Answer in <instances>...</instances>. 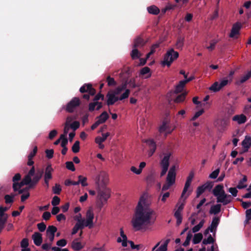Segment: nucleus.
Instances as JSON below:
<instances>
[{
  "label": "nucleus",
  "mask_w": 251,
  "mask_h": 251,
  "mask_svg": "<svg viewBox=\"0 0 251 251\" xmlns=\"http://www.w3.org/2000/svg\"><path fill=\"white\" fill-rule=\"evenodd\" d=\"M108 118V115L107 113L106 112H103L98 117H97V119L100 120V122H101V124H102L105 122Z\"/></svg>",
  "instance_id": "nucleus-42"
},
{
  "label": "nucleus",
  "mask_w": 251,
  "mask_h": 251,
  "mask_svg": "<svg viewBox=\"0 0 251 251\" xmlns=\"http://www.w3.org/2000/svg\"><path fill=\"white\" fill-rule=\"evenodd\" d=\"M159 47V44H155L151 46V51L147 54V58H149L151 55L155 52L156 49Z\"/></svg>",
  "instance_id": "nucleus-48"
},
{
  "label": "nucleus",
  "mask_w": 251,
  "mask_h": 251,
  "mask_svg": "<svg viewBox=\"0 0 251 251\" xmlns=\"http://www.w3.org/2000/svg\"><path fill=\"white\" fill-rule=\"evenodd\" d=\"M80 100L77 97L73 98L63 108L69 113H73L79 106Z\"/></svg>",
  "instance_id": "nucleus-9"
},
{
  "label": "nucleus",
  "mask_w": 251,
  "mask_h": 251,
  "mask_svg": "<svg viewBox=\"0 0 251 251\" xmlns=\"http://www.w3.org/2000/svg\"><path fill=\"white\" fill-rule=\"evenodd\" d=\"M25 185L24 182V178L21 182H15L13 184V189L14 191H17L20 189L23 186Z\"/></svg>",
  "instance_id": "nucleus-36"
},
{
  "label": "nucleus",
  "mask_w": 251,
  "mask_h": 251,
  "mask_svg": "<svg viewBox=\"0 0 251 251\" xmlns=\"http://www.w3.org/2000/svg\"><path fill=\"white\" fill-rule=\"evenodd\" d=\"M176 167L174 165L170 169L166 180L165 183L163 185L162 188V191L168 190L172 186H173L176 182Z\"/></svg>",
  "instance_id": "nucleus-6"
},
{
  "label": "nucleus",
  "mask_w": 251,
  "mask_h": 251,
  "mask_svg": "<svg viewBox=\"0 0 251 251\" xmlns=\"http://www.w3.org/2000/svg\"><path fill=\"white\" fill-rule=\"evenodd\" d=\"M53 170L50 164H49L46 168L44 175V181L47 188L49 186V181L52 179V173Z\"/></svg>",
  "instance_id": "nucleus-11"
},
{
  "label": "nucleus",
  "mask_w": 251,
  "mask_h": 251,
  "mask_svg": "<svg viewBox=\"0 0 251 251\" xmlns=\"http://www.w3.org/2000/svg\"><path fill=\"white\" fill-rule=\"evenodd\" d=\"M174 126L171 128L170 126V121L168 119L164 120L159 127V131L160 133H164L165 136L168 134H170L175 129Z\"/></svg>",
  "instance_id": "nucleus-10"
},
{
  "label": "nucleus",
  "mask_w": 251,
  "mask_h": 251,
  "mask_svg": "<svg viewBox=\"0 0 251 251\" xmlns=\"http://www.w3.org/2000/svg\"><path fill=\"white\" fill-rule=\"evenodd\" d=\"M242 25L239 22H237L234 24L232 27L230 33L229 34V37L230 38H236L237 37V35L239 33V31L241 28Z\"/></svg>",
  "instance_id": "nucleus-14"
},
{
  "label": "nucleus",
  "mask_w": 251,
  "mask_h": 251,
  "mask_svg": "<svg viewBox=\"0 0 251 251\" xmlns=\"http://www.w3.org/2000/svg\"><path fill=\"white\" fill-rule=\"evenodd\" d=\"M46 156L49 159H51L53 157L54 151L53 150H46L45 151Z\"/></svg>",
  "instance_id": "nucleus-60"
},
{
  "label": "nucleus",
  "mask_w": 251,
  "mask_h": 251,
  "mask_svg": "<svg viewBox=\"0 0 251 251\" xmlns=\"http://www.w3.org/2000/svg\"><path fill=\"white\" fill-rule=\"evenodd\" d=\"M96 106H97L96 108V110H98L102 107V103L98 101H94L93 102L90 103L89 104V110L90 111H93L95 109Z\"/></svg>",
  "instance_id": "nucleus-26"
},
{
  "label": "nucleus",
  "mask_w": 251,
  "mask_h": 251,
  "mask_svg": "<svg viewBox=\"0 0 251 251\" xmlns=\"http://www.w3.org/2000/svg\"><path fill=\"white\" fill-rule=\"evenodd\" d=\"M178 53L173 49L168 50L164 56L163 60L161 62L162 65L169 67L173 62L178 58Z\"/></svg>",
  "instance_id": "nucleus-7"
},
{
  "label": "nucleus",
  "mask_w": 251,
  "mask_h": 251,
  "mask_svg": "<svg viewBox=\"0 0 251 251\" xmlns=\"http://www.w3.org/2000/svg\"><path fill=\"white\" fill-rule=\"evenodd\" d=\"M37 227L40 231L43 232L46 228V225L43 222H41L37 224Z\"/></svg>",
  "instance_id": "nucleus-58"
},
{
  "label": "nucleus",
  "mask_w": 251,
  "mask_h": 251,
  "mask_svg": "<svg viewBox=\"0 0 251 251\" xmlns=\"http://www.w3.org/2000/svg\"><path fill=\"white\" fill-rule=\"evenodd\" d=\"M57 230V229L55 226H49L46 230V235L51 243L54 240L55 233L56 232Z\"/></svg>",
  "instance_id": "nucleus-15"
},
{
  "label": "nucleus",
  "mask_w": 251,
  "mask_h": 251,
  "mask_svg": "<svg viewBox=\"0 0 251 251\" xmlns=\"http://www.w3.org/2000/svg\"><path fill=\"white\" fill-rule=\"evenodd\" d=\"M213 194L217 198V202L222 203L224 205L229 203L233 200L230 195L226 194L222 185L216 186L213 190Z\"/></svg>",
  "instance_id": "nucleus-4"
},
{
  "label": "nucleus",
  "mask_w": 251,
  "mask_h": 251,
  "mask_svg": "<svg viewBox=\"0 0 251 251\" xmlns=\"http://www.w3.org/2000/svg\"><path fill=\"white\" fill-rule=\"evenodd\" d=\"M190 182L186 181L184 185V187L183 188V191L182 192L181 195H182V197L186 196L188 197L190 195V192H188V190L191 184Z\"/></svg>",
  "instance_id": "nucleus-33"
},
{
  "label": "nucleus",
  "mask_w": 251,
  "mask_h": 251,
  "mask_svg": "<svg viewBox=\"0 0 251 251\" xmlns=\"http://www.w3.org/2000/svg\"><path fill=\"white\" fill-rule=\"evenodd\" d=\"M169 242H170L169 239L166 240L165 241V242L164 243V244L163 245H162L161 246H160L159 247V248L158 249L159 250V251H167V246H168V244L169 243Z\"/></svg>",
  "instance_id": "nucleus-49"
},
{
  "label": "nucleus",
  "mask_w": 251,
  "mask_h": 251,
  "mask_svg": "<svg viewBox=\"0 0 251 251\" xmlns=\"http://www.w3.org/2000/svg\"><path fill=\"white\" fill-rule=\"evenodd\" d=\"M145 43V42L143 39L140 37H138L135 40L133 47L134 48L142 47Z\"/></svg>",
  "instance_id": "nucleus-34"
},
{
  "label": "nucleus",
  "mask_w": 251,
  "mask_h": 251,
  "mask_svg": "<svg viewBox=\"0 0 251 251\" xmlns=\"http://www.w3.org/2000/svg\"><path fill=\"white\" fill-rule=\"evenodd\" d=\"M137 48H134L131 52V56L133 59H136L140 58L142 56V54L138 50Z\"/></svg>",
  "instance_id": "nucleus-30"
},
{
  "label": "nucleus",
  "mask_w": 251,
  "mask_h": 251,
  "mask_svg": "<svg viewBox=\"0 0 251 251\" xmlns=\"http://www.w3.org/2000/svg\"><path fill=\"white\" fill-rule=\"evenodd\" d=\"M60 198L57 196H54L52 198V201H51V204L55 206L57 205H58L60 203Z\"/></svg>",
  "instance_id": "nucleus-54"
},
{
  "label": "nucleus",
  "mask_w": 251,
  "mask_h": 251,
  "mask_svg": "<svg viewBox=\"0 0 251 251\" xmlns=\"http://www.w3.org/2000/svg\"><path fill=\"white\" fill-rule=\"evenodd\" d=\"M130 90L126 89V84H124L118 87L111 94V104L118 100H122L128 97Z\"/></svg>",
  "instance_id": "nucleus-5"
},
{
  "label": "nucleus",
  "mask_w": 251,
  "mask_h": 251,
  "mask_svg": "<svg viewBox=\"0 0 251 251\" xmlns=\"http://www.w3.org/2000/svg\"><path fill=\"white\" fill-rule=\"evenodd\" d=\"M247 180V178L246 176H244L242 180H240L238 185L237 186V188L238 189H243L247 187V185L245 184Z\"/></svg>",
  "instance_id": "nucleus-38"
},
{
  "label": "nucleus",
  "mask_w": 251,
  "mask_h": 251,
  "mask_svg": "<svg viewBox=\"0 0 251 251\" xmlns=\"http://www.w3.org/2000/svg\"><path fill=\"white\" fill-rule=\"evenodd\" d=\"M120 235L117 239L118 243H121L122 245L124 247L127 246V238L126 234H124V230L122 228L120 229Z\"/></svg>",
  "instance_id": "nucleus-16"
},
{
  "label": "nucleus",
  "mask_w": 251,
  "mask_h": 251,
  "mask_svg": "<svg viewBox=\"0 0 251 251\" xmlns=\"http://www.w3.org/2000/svg\"><path fill=\"white\" fill-rule=\"evenodd\" d=\"M220 219L218 217H214L213 219L212 223L210 227V231L212 232H213L215 229L216 228L217 226H218L219 223Z\"/></svg>",
  "instance_id": "nucleus-28"
},
{
  "label": "nucleus",
  "mask_w": 251,
  "mask_h": 251,
  "mask_svg": "<svg viewBox=\"0 0 251 251\" xmlns=\"http://www.w3.org/2000/svg\"><path fill=\"white\" fill-rule=\"evenodd\" d=\"M171 153L169 151L165 152L163 154L162 159L160 162V165L162 168L161 176H164L167 172L169 166V159L171 156Z\"/></svg>",
  "instance_id": "nucleus-8"
},
{
  "label": "nucleus",
  "mask_w": 251,
  "mask_h": 251,
  "mask_svg": "<svg viewBox=\"0 0 251 251\" xmlns=\"http://www.w3.org/2000/svg\"><path fill=\"white\" fill-rule=\"evenodd\" d=\"M148 12L152 14L157 15L159 13V9L156 6L152 5L148 7Z\"/></svg>",
  "instance_id": "nucleus-37"
},
{
  "label": "nucleus",
  "mask_w": 251,
  "mask_h": 251,
  "mask_svg": "<svg viewBox=\"0 0 251 251\" xmlns=\"http://www.w3.org/2000/svg\"><path fill=\"white\" fill-rule=\"evenodd\" d=\"M188 198V197L183 196L182 197V195H181L180 198L177 203V204L176 205V208L177 210H180L182 211V210L183 209L185 201L186 199Z\"/></svg>",
  "instance_id": "nucleus-23"
},
{
  "label": "nucleus",
  "mask_w": 251,
  "mask_h": 251,
  "mask_svg": "<svg viewBox=\"0 0 251 251\" xmlns=\"http://www.w3.org/2000/svg\"><path fill=\"white\" fill-rule=\"evenodd\" d=\"M185 85V82L183 80L179 81V83L176 85L174 91L173 92V94H177L182 92Z\"/></svg>",
  "instance_id": "nucleus-27"
},
{
  "label": "nucleus",
  "mask_w": 251,
  "mask_h": 251,
  "mask_svg": "<svg viewBox=\"0 0 251 251\" xmlns=\"http://www.w3.org/2000/svg\"><path fill=\"white\" fill-rule=\"evenodd\" d=\"M52 191L54 194L59 195L61 191V188L59 184H55V186L52 187Z\"/></svg>",
  "instance_id": "nucleus-47"
},
{
  "label": "nucleus",
  "mask_w": 251,
  "mask_h": 251,
  "mask_svg": "<svg viewBox=\"0 0 251 251\" xmlns=\"http://www.w3.org/2000/svg\"><path fill=\"white\" fill-rule=\"evenodd\" d=\"M221 89L220 83L215 82L210 88L209 90L213 92H218Z\"/></svg>",
  "instance_id": "nucleus-40"
},
{
  "label": "nucleus",
  "mask_w": 251,
  "mask_h": 251,
  "mask_svg": "<svg viewBox=\"0 0 251 251\" xmlns=\"http://www.w3.org/2000/svg\"><path fill=\"white\" fill-rule=\"evenodd\" d=\"M228 192L232 195L233 197H236L238 193V190L236 188L230 187L228 190Z\"/></svg>",
  "instance_id": "nucleus-57"
},
{
  "label": "nucleus",
  "mask_w": 251,
  "mask_h": 251,
  "mask_svg": "<svg viewBox=\"0 0 251 251\" xmlns=\"http://www.w3.org/2000/svg\"><path fill=\"white\" fill-rule=\"evenodd\" d=\"M221 205L217 204L211 207L209 212L211 214H216L220 212L221 210Z\"/></svg>",
  "instance_id": "nucleus-29"
},
{
  "label": "nucleus",
  "mask_w": 251,
  "mask_h": 251,
  "mask_svg": "<svg viewBox=\"0 0 251 251\" xmlns=\"http://www.w3.org/2000/svg\"><path fill=\"white\" fill-rule=\"evenodd\" d=\"M28 245V240L27 238L23 239L21 242V246L23 248H27Z\"/></svg>",
  "instance_id": "nucleus-62"
},
{
  "label": "nucleus",
  "mask_w": 251,
  "mask_h": 251,
  "mask_svg": "<svg viewBox=\"0 0 251 251\" xmlns=\"http://www.w3.org/2000/svg\"><path fill=\"white\" fill-rule=\"evenodd\" d=\"M86 216L85 226H88L89 228H91L93 226V219L94 218L93 211L91 208H90L87 211Z\"/></svg>",
  "instance_id": "nucleus-12"
},
{
  "label": "nucleus",
  "mask_w": 251,
  "mask_h": 251,
  "mask_svg": "<svg viewBox=\"0 0 251 251\" xmlns=\"http://www.w3.org/2000/svg\"><path fill=\"white\" fill-rule=\"evenodd\" d=\"M43 173V170H39L35 174V168L32 166L28 174L24 177V182L26 185H29V188H33L41 178Z\"/></svg>",
  "instance_id": "nucleus-3"
},
{
  "label": "nucleus",
  "mask_w": 251,
  "mask_h": 251,
  "mask_svg": "<svg viewBox=\"0 0 251 251\" xmlns=\"http://www.w3.org/2000/svg\"><path fill=\"white\" fill-rule=\"evenodd\" d=\"M79 91L81 93H88L90 95L93 96L96 93V90L92 87L91 84H84L80 88Z\"/></svg>",
  "instance_id": "nucleus-13"
},
{
  "label": "nucleus",
  "mask_w": 251,
  "mask_h": 251,
  "mask_svg": "<svg viewBox=\"0 0 251 251\" xmlns=\"http://www.w3.org/2000/svg\"><path fill=\"white\" fill-rule=\"evenodd\" d=\"M78 180L77 182L78 183V184H81L83 187L88 186V184L87 182V178L86 177L80 175L78 176Z\"/></svg>",
  "instance_id": "nucleus-31"
},
{
  "label": "nucleus",
  "mask_w": 251,
  "mask_h": 251,
  "mask_svg": "<svg viewBox=\"0 0 251 251\" xmlns=\"http://www.w3.org/2000/svg\"><path fill=\"white\" fill-rule=\"evenodd\" d=\"M231 81V78H225L219 82L221 89Z\"/></svg>",
  "instance_id": "nucleus-46"
},
{
  "label": "nucleus",
  "mask_w": 251,
  "mask_h": 251,
  "mask_svg": "<svg viewBox=\"0 0 251 251\" xmlns=\"http://www.w3.org/2000/svg\"><path fill=\"white\" fill-rule=\"evenodd\" d=\"M246 219L245 221V224L249 223V221L251 220V209H249L246 210Z\"/></svg>",
  "instance_id": "nucleus-55"
},
{
  "label": "nucleus",
  "mask_w": 251,
  "mask_h": 251,
  "mask_svg": "<svg viewBox=\"0 0 251 251\" xmlns=\"http://www.w3.org/2000/svg\"><path fill=\"white\" fill-rule=\"evenodd\" d=\"M185 95L186 94L183 93L178 95L174 100V101L176 103H179L183 101L185 99Z\"/></svg>",
  "instance_id": "nucleus-51"
},
{
  "label": "nucleus",
  "mask_w": 251,
  "mask_h": 251,
  "mask_svg": "<svg viewBox=\"0 0 251 251\" xmlns=\"http://www.w3.org/2000/svg\"><path fill=\"white\" fill-rule=\"evenodd\" d=\"M205 222V221L204 220H201V221L199 223V224L196 226H195L193 228H192V231L193 232H196L198 231H199L201 228L203 226V224Z\"/></svg>",
  "instance_id": "nucleus-44"
},
{
  "label": "nucleus",
  "mask_w": 251,
  "mask_h": 251,
  "mask_svg": "<svg viewBox=\"0 0 251 251\" xmlns=\"http://www.w3.org/2000/svg\"><path fill=\"white\" fill-rule=\"evenodd\" d=\"M202 239V235L201 233H197L194 235L193 242L194 244H198L201 242Z\"/></svg>",
  "instance_id": "nucleus-41"
},
{
  "label": "nucleus",
  "mask_w": 251,
  "mask_h": 251,
  "mask_svg": "<svg viewBox=\"0 0 251 251\" xmlns=\"http://www.w3.org/2000/svg\"><path fill=\"white\" fill-rule=\"evenodd\" d=\"M65 185L66 186H70L71 185H78V183L77 181H72L69 179H68L65 181Z\"/></svg>",
  "instance_id": "nucleus-61"
},
{
  "label": "nucleus",
  "mask_w": 251,
  "mask_h": 251,
  "mask_svg": "<svg viewBox=\"0 0 251 251\" xmlns=\"http://www.w3.org/2000/svg\"><path fill=\"white\" fill-rule=\"evenodd\" d=\"M140 75L145 78L150 77L151 76L150 69L148 67H144L140 71Z\"/></svg>",
  "instance_id": "nucleus-25"
},
{
  "label": "nucleus",
  "mask_w": 251,
  "mask_h": 251,
  "mask_svg": "<svg viewBox=\"0 0 251 251\" xmlns=\"http://www.w3.org/2000/svg\"><path fill=\"white\" fill-rule=\"evenodd\" d=\"M242 145L244 149V151H247L251 147V137L246 136L245 139L242 142Z\"/></svg>",
  "instance_id": "nucleus-20"
},
{
  "label": "nucleus",
  "mask_w": 251,
  "mask_h": 251,
  "mask_svg": "<svg viewBox=\"0 0 251 251\" xmlns=\"http://www.w3.org/2000/svg\"><path fill=\"white\" fill-rule=\"evenodd\" d=\"M232 120L237 122L238 124H242L247 121V117L244 114L236 115L233 117Z\"/></svg>",
  "instance_id": "nucleus-22"
},
{
  "label": "nucleus",
  "mask_w": 251,
  "mask_h": 251,
  "mask_svg": "<svg viewBox=\"0 0 251 251\" xmlns=\"http://www.w3.org/2000/svg\"><path fill=\"white\" fill-rule=\"evenodd\" d=\"M146 165V162H142L140 163L139 165V168H137L135 166H132L130 167V171L134 174L137 175H139L142 173V170L143 169V168L145 167Z\"/></svg>",
  "instance_id": "nucleus-18"
},
{
  "label": "nucleus",
  "mask_w": 251,
  "mask_h": 251,
  "mask_svg": "<svg viewBox=\"0 0 251 251\" xmlns=\"http://www.w3.org/2000/svg\"><path fill=\"white\" fill-rule=\"evenodd\" d=\"M67 241L64 239H62L59 240H58L57 243L56 245L60 247H65L67 245Z\"/></svg>",
  "instance_id": "nucleus-64"
},
{
  "label": "nucleus",
  "mask_w": 251,
  "mask_h": 251,
  "mask_svg": "<svg viewBox=\"0 0 251 251\" xmlns=\"http://www.w3.org/2000/svg\"><path fill=\"white\" fill-rule=\"evenodd\" d=\"M66 168L67 169L73 172L75 170L74 164L72 161H67L66 162Z\"/></svg>",
  "instance_id": "nucleus-52"
},
{
  "label": "nucleus",
  "mask_w": 251,
  "mask_h": 251,
  "mask_svg": "<svg viewBox=\"0 0 251 251\" xmlns=\"http://www.w3.org/2000/svg\"><path fill=\"white\" fill-rule=\"evenodd\" d=\"M128 84L130 88H135L136 87L135 79L134 78L130 79L128 82Z\"/></svg>",
  "instance_id": "nucleus-63"
},
{
  "label": "nucleus",
  "mask_w": 251,
  "mask_h": 251,
  "mask_svg": "<svg viewBox=\"0 0 251 251\" xmlns=\"http://www.w3.org/2000/svg\"><path fill=\"white\" fill-rule=\"evenodd\" d=\"M151 203V197L149 194L144 193L140 196L131 222L136 230H146L154 223V211L150 208Z\"/></svg>",
  "instance_id": "nucleus-1"
},
{
  "label": "nucleus",
  "mask_w": 251,
  "mask_h": 251,
  "mask_svg": "<svg viewBox=\"0 0 251 251\" xmlns=\"http://www.w3.org/2000/svg\"><path fill=\"white\" fill-rule=\"evenodd\" d=\"M14 195H6L4 196L5 202L6 204L12 203L14 201Z\"/></svg>",
  "instance_id": "nucleus-45"
},
{
  "label": "nucleus",
  "mask_w": 251,
  "mask_h": 251,
  "mask_svg": "<svg viewBox=\"0 0 251 251\" xmlns=\"http://www.w3.org/2000/svg\"><path fill=\"white\" fill-rule=\"evenodd\" d=\"M192 237V234L190 232H189L187 234V236L186 240L183 243V246H187L189 244L190 241Z\"/></svg>",
  "instance_id": "nucleus-56"
},
{
  "label": "nucleus",
  "mask_w": 251,
  "mask_h": 251,
  "mask_svg": "<svg viewBox=\"0 0 251 251\" xmlns=\"http://www.w3.org/2000/svg\"><path fill=\"white\" fill-rule=\"evenodd\" d=\"M79 126V122L76 121L73 122L72 124L70 125V127H71V129H72L74 131H75L77 128H78Z\"/></svg>",
  "instance_id": "nucleus-50"
},
{
  "label": "nucleus",
  "mask_w": 251,
  "mask_h": 251,
  "mask_svg": "<svg viewBox=\"0 0 251 251\" xmlns=\"http://www.w3.org/2000/svg\"><path fill=\"white\" fill-rule=\"evenodd\" d=\"M145 142L150 148V151H149L148 155L149 156H151L152 155L156 150L155 144L151 139L147 140Z\"/></svg>",
  "instance_id": "nucleus-21"
},
{
  "label": "nucleus",
  "mask_w": 251,
  "mask_h": 251,
  "mask_svg": "<svg viewBox=\"0 0 251 251\" xmlns=\"http://www.w3.org/2000/svg\"><path fill=\"white\" fill-rule=\"evenodd\" d=\"M32 238L35 245L39 246L41 245L43 239L42 234L38 232H35L32 236Z\"/></svg>",
  "instance_id": "nucleus-19"
},
{
  "label": "nucleus",
  "mask_w": 251,
  "mask_h": 251,
  "mask_svg": "<svg viewBox=\"0 0 251 251\" xmlns=\"http://www.w3.org/2000/svg\"><path fill=\"white\" fill-rule=\"evenodd\" d=\"M211 183L208 182L198 187L197 189V197H199L206 189L211 188Z\"/></svg>",
  "instance_id": "nucleus-17"
},
{
  "label": "nucleus",
  "mask_w": 251,
  "mask_h": 251,
  "mask_svg": "<svg viewBox=\"0 0 251 251\" xmlns=\"http://www.w3.org/2000/svg\"><path fill=\"white\" fill-rule=\"evenodd\" d=\"M79 142L78 141H76L72 147V151L74 153H76L79 152Z\"/></svg>",
  "instance_id": "nucleus-43"
},
{
  "label": "nucleus",
  "mask_w": 251,
  "mask_h": 251,
  "mask_svg": "<svg viewBox=\"0 0 251 251\" xmlns=\"http://www.w3.org/2000/svg\"><path fill=\"white\" fill-rule=\"evenodd\" d=\"M184 38L183 37L178 38L176 44V47L177 49L181 50L183 46Z\"/></svg>",
  "instance_id": "nucleus-39"
},
{
  "label": "nucleus",
  "mask_w": 251,
  "mask_h": 251,
  "mask_svg": "<svg viewBox=\"0 0 251 251\" xmlns=\"http://www.w3.org/2000/svg\"><path fill=\"white\" fill-rule=\"evenodd\" d=\"M109 182V176L104 172H101L97 178V183L98 185V201L97 205L100 208L102 206L103 203L106 202L109 196L108 190L106 186Z\"/></svg>",
  "instance_id": "nucleus-2"
},
{
  "label": "nucleus",
  "mask_w": 251,
  "mask_h": 251,
  "mask_svg": "<svg viewBox=\"0 0 251 251\" xmlns=\"http://www.w3.org/2000/svg\"><path fill=\"white\" fill-rule=\"evenodd\" d=\"M251 77V73L249 71L246 74L241 76L236 81V84L240 85L246 82Z\"/></svg>",
  "instance_id": "nucleus-24"
},
{
  "label": "nucleus",
  "mask_w": 251,
  "mask_h": 251,
  "mask_svg": "<svg viewBox=\"0 0 251 251\" xmlns=\"http://www.w3.org/2000/svg\"><path fill=\"white\" fill-rule=\"evenodd\" d=\"M72 247L75 251H78L81 250L83 246L80 242H76L75 240H74L72 242Z\"/></svg>",
  "instance_id": "nucleus-32"
},
{
  "label": "nucleus",
  "mask_w": 251,
  "mask_h": 251,
  "mask_svg": "<svg viewBox=\"0 0 251 251\" xmlns=\"http://www.w3.org/2000/svg\"><path fill=\"white\" fill-rule=\"evenodd\" d=\"M170 197V193L166 192L164 194H160L158 197V200L164 203L166 202L167 199Z\"/></svg>",
  "instance_id": "nucleus-35"
},
{
  "label": "nucleus",
  "mask_w": 251,
  "mask_h": 251,
  "mask_svg": "<svg viewBox=\"0 0 251 251\" xmlns=\"http://www.w3.org/2000/svg\"><path fill=\"white\" fill-rule=\"evenodd\" d=\"M219 172H220L219 169H216V170H215L214 171H213L212 173H211L210 174L209 177L212 179L216 178L218 176L219 174Z\"/></svg>",
  "instance_id": "nucleus-59"
},
{
  "label": "nucleus",
  "mask_w": 251,
  "mask_h": 251,
  "mask_svg": "<svg viewBox=\"0 0 251 251\" xmlns=\"http://www.w3.org/2000/svg\"><path fill=\"white\" fill-rule=\"evenodd\" d=\"M61 146L62 148L66 147V145H67V144L68 143V141L67 136H65L64 135H61Z\"/></svg>",
  "instance_id": "nucleus-53"
}]
</instances>
